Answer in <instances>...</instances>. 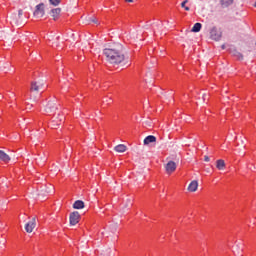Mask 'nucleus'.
Instances as JSON below:
<instances>
[{
    "instance_id": "nucleus-26",
    "label": "nucleus",
    "mask_w": 256,
    "mask_h": 256,
    "mask_svg": "<svg viewBox=\"0 0 256 256\" xmlns=\"http://www.w3.org/2000/svg\"><path fill=\"white\" fill-rule=\"evenodd\" d=\"M156 27H157L158 30L162 29L163 28V24H157Z\"/></svg>"
},
{
    "instance_id": "nucleus-30",
    "label": "nucleus",
    "mask_w": 256,
    "mask_h": 256,
    "mask_svg": "<svg viewBox=\"0 0 256 256\" xmlns=\"http://www.w3.org/2000/svg\"><path fill=\"white\" fill-rule=\"evenodd\" d=\"M152 63H157V62H155V61H152Z\"/></svg>"
},
{
    "instance_id": "nucleus-6",
    "label": "nucleus",
    "mask_w": 256,
    "mask_h": 256,
    "mask_svg": "<svg viewBox=\"0 0 256 256\" xmlns=\"http://www.w3.org/2000/svg\"><path fill=\"white\" fill-rule=\"evenodd\" d=\"M36 220L35 218H32L28 223L25 225V231L26 233H33V229L36 227Z\"/></svg>"
},
{
    "instance_id": "nucleus-29",
    "label": "nucleus",
    "mask_w": 256,
    "mask_h": 256,
    "mask_svg": "<svg viewBox=\"0 0 256 256\" xmlns=\"http://www.w3.org/2000/svg\"><path fill=\"white\" fill-rule=\"evenodd\" d=\"M222 49H225V45H222Z\"/></svg>"
},
{
    "instance_id": "nucleus-13",
    "label": "nucleus",
    "mask_w": 256,
    "mask_h": 256,
    "mask_svg": "<svg viewBox=\"0 0 256 256\" xmlns=\"http://www.w3.org/2000/svg\"><path fill=\"white\" fill-rule=\"evenodd\" d=\"M73 209H85V202L82 200H76L73 204Z\"/></svg>"
},
{
    "instance_id": "nucleus-25",
    "label": "nucleus",
    "mask_w": 256,
    "mask_h": 256,
    "mask_svg": "<svg viewBox=\"0 0 256 256\" xmlns=\"http://www.w3.org/2000/svg\"><path fill=\"white\" fill-rule=\"evenodd\" d=\"M204 161H206V163H209V161H211V158H209V156H205Z\"/></svg>"
},
{
    "instance_id": "nucleus-22",
    "label": "nucleus",
    "mask_w": 256,
    "mask_h": 256,
    "mask_svg": "<svg viewBox=\"0 0 256 256\" xmlns=\"http://www.w3.org/2000/svg\"><path fill=\"white\" fill-rule=\"evenodd\" d=\"M239 250L237 252L238 255L243 256V244H240Z\"/></svg>"
},
{
    "instance_id": "nucleus-21",
    "label": "nucleus",
    "mask_w": 256,
    "mask_h": 256,
    "mask_svg": "<svg viewBox=\"0 0 256 256\" xmlns=\"http://www.w3.org/2000/svg\"><path fill=\"white\" fill-rule=\"evenodd\" d=\"M51 5H54V7H57L59 3H61V0H49Z\"/></svg>"
},
{
    "instance_id": "nucleus-24",
    "label": "nucleus",
    "mask_w": 256,
    "mask_h": 256,
    "mask_svg": "<svg viewBox=\"0 0 256 256\" xmlns=\"http://www.w3.org/2000/svg\"><path fill=\"white\" fill-rule=\"evenodd\" d=\"M89 21L90 23H98L96 18H90Z\"/></svg>"
},
{
    "instance_id": "nucleus-23",
    "label": "nucleus",
    "mask_w": 256,
    "mask_h": 256,
    "mask_svg": "<svg viewBox=\"0 0 256 256\" xmlns=\"http://www.w3.org/2000/svg\"><path fill=\"white\" fill-rule=\"evenodd\" d=\"M238 247H239V244H235V245L233 246V252H234L235 255H237L236 249H237Z\"/></svg>"
},
{
    "instance_id": "nucleus-17",
    "label": "nucleus",
    "mask_w": 256,
    "mask_h": 256,
    "mask_svg": "<svg viewBox=\"0 0 256 256\" xmlns=\"http://www.w3.org/2000/svg\"><path fill=\"white\" fill-rule=\"evenodd\" d=\"M216 167L219 169V171H223L225 169V160L219 159L216 161Z\"/></svg>"
},
{
    "instance_id": "nucleus-5",
    "label": "nucleus",
    "mask_w": 256,
    "mask_h": 256,
    "mask_svg": "<svg viewBox=\"0 0 256 256\" xmlns=\"http://www.w3.org/2000/svg\"><path fill=\"white\" fill-rule=\"evenodd\" d=\"M210 37L214 41H219V39H221V31H219V29H217V27H213L210 30Z\"/></svg>"
},
{
    "instance_id": "nucleus-10",
    "label": "nucleus",
    "mask_w": 256,
    "mask_h": 256,
    "mask_svg": "<svg viewBox=\"0 0 256 256\" xmlns=\"http://www.w3.org/2000/svg\"><path fill=\"white\" fill-rule=\"evenodd\" d=\"M0 161H3L4 163H9L11 161V157L5 153V151L0 150Z\"/></svg>"
},
{
    "instance_id": "nucleus-1",
    "label": "nucleus",
    "mask_w": 256,
    "mask_h": 256,
    "mask_svg": "<svg viewBox=\"0 0 256 256\" xmlns=\"http://www.w3.org/2000/svg\"><path fill=\"white\" fill-rule=\"evenodd\" d=\"M103 55L106 57V61L108 63L114 64V65H131V59L129 58V55L125 53V48L121 44H116L114 46H110L109 48H105L103 50Z\"/></svg>"
},
{
    "instance_id": "nucleus-20",
    "label": "nucleus",
    "mask_w": 256,
    "mask_h": 256,
    "mask_svg": "<svg viewBox=\"0 0 256 256\" xmlns=\"http://www.w3.org/2000/svg\"><path fill=\"white\" fill-rule=\"evenodd\" d=\"M105 103L106 105H111V103H113V99L105 97L103 98V105H105Z\"/></svg>"
},
{
    "instance_id": "nucleus-28",
    "label": "nucleus",
    "mask_w": 256,
    "mask_h": 256,
    "mask_svg": "<svg viewBox=\"0 0 256 256\" xmlns=\"http://www.w3.org/2000/svg\"><path fill=\"white\" fill-rule=\"evenodd\" d=\"M127 3H133V0H126Z\"/></svg>"
},
{
    "instance_id": "nucleus-18",
    "label": "nucleus",
    "mask_w": 256,
    "mask_h": 256,
    "mask_svg": "<svg viewBox=\"0 0 256 256\" xmlns=\"http://www.w3.org/2000/svg\"><path fill=\"white\" fill-rule=\"evenodd\" d=\"M201 27H203L201 23H195L191 29L192 33H199V31H201Z\"/></svg>"
},
{
    "instance_id": "nucleus-16",
    "label": "nucleus",
    "mask_w": 256,
    "mask_h": 256,
    "mask_svg": "<svg viewBox=\"0 0 256 256\" xmlns=\"http://www.w3.org/2000/svg\"><path fill=\"white\" fill-rule=\"evenodd\" d=\"M114 150L117 153H125L127 151V146H125L124 144H119V145L115 146Z\"/></svg>"
},
{
    "instance_id": "nucleus-14",
    "label": "nucleus",
    "mask_w": 256,
    "mask_h": 256,
    "mask_svg": "<svg viewBox=\"0 0 256 256\" xmlns=\"http://www.w3.org/2000/svg\"><path fill=\"white\" fill-rule=\"evenodd\" d=\"M234 0H220V5L222 9H227V7H231Z\"/></svg>"
},
{
    "instance_id": "nucleus-8",
    "label": "nucleus",
    "mask_w": 256,
    "mask_h": 256,
    "mask_svg": "<svg viewBox=\"0 0 256 256\" xmlns=\"http://www.w3.org/2000/svg\"><path fill=\"white\" fill-rule=\"evenodd\" d=\"M166 172L171 174L174 173L177 169V164L173 161H169L165 166Z\"/></svg>"
},
{
    "instance_id": "nucleus-12",
    "label": "nucleus",
    "mask_w": 256,
    "mask_h": 256,
    "mask_svg": "<svg viewBox=\"0 0 256 256\" xmlns=\"http://www.w3.org/2000/svg\"><path fill=\"white\" fill-rule=\"evenodd\" d=\"M157 141V137L153 135H149L144 139V145H150V143H155Z\"/></svg>"
},
{
    "instance_id": "nucleus-9",
    "label": "nucleus",
    "mask_w": 256,
    "mask_h": 256,
    "mask_svg": "<svg viewBox=\"0 0 256 256\" xmlns=\"http://www.w3.org/2000/svg\"><path fill=\"white\" fill-rule=\"evenodd\" d=\"M21 17H23V10L21 9L18 11V16L17 14L11 15V19L14 21L15 25H19V23H21Z\"/></svg>"
},
{
    "instance_id": "nucleus-3",
    "label": "nucleus",
    "mask_w": 256,
    "mask_h": 256,
    "mask_svg": "<svg viewBox=\"0 0 256 256\" xmlns=\"http://www.w3.org/2000/svg\"><path fill=\"white\" fill-rule=\"evenodd\" d=\"M33 15H34V17H37V19H39L41 17H45V4L40 3V4L36 5Z\"/></svg>"
},
{
    "instance_id": "nucleus-15",
    "label": "nucleus",
    "mask_w": 256,
    "mask_h": 256,
    "mask_svg": "<svg viewBox=\"0 0 256 256\" xmlns=\"http://www.w3.org/2000/svg\"><path fill=\"white\" fill-rule=\"evenodd\" d=\"M199 187V183L197 181H192L188 186V191H191L192 193L197 191V188Z\"/></svg>"
},
{
    "instance_id": "nucleus-2",
    "label": "nucleus",
    "mask_w": 256,
    "mask_h": 256,
    "mask_svg": "<svg viewBox=\"0 0 256 256\" xmlns=\"http://www.w3.org/2000/svg\"><path fill=\"white\" fill-rule=\"evenodd\" d=\"M42 111L45 115H55V113H57V99L53 98L46 102Z\"/></svg>"
},
{
    "instance_id": "nucleus-19",
    "label": "nucleus",
    "mask_w": 256,
    "mask_h": 256,
    "mask_svg": "<svg viewBox=\"0 0 256 256\" xmlns=\"http://www.w3.org/2000/svg\"><path fill=\"white\" fill-rule=\"evenodd\" d=\"M189 3V0H185L181 3V7L185 9V11H190L189 6H186Z\"/></svg>"
},
{
    "instance_id": "nucleus-11",
    "label": "nucleus",
    "mask_w": 256,
    "mask_h": 256,
    "mask_svg": "<svg viewBox=\"0 0 256 256\" xmlns=\"http://www.w3.org/2000/svg\"><path fill=\"white\" fill-rule=\"evenodd\" d=\"M59 15H61V8H54L51 10V17H53L54 21L59 19Z\"/></svg>"
},
{
    "instance_id": "nucleus-7",
    "label": "nucleus",
    "mask_w": 256,
    "mask_h": 256,
    "mask_svg": "<svg viewBox=\"0 0 256 256\" xmlns=\"http://www.w3.org/2000/svg\"><path fill=\"white\" fill-rule=\"evenodd\" d=\"M43 89V84H39V82H32L30 87L31 93H39Z\"/></svg>"
},
{
    "instance_id": "nucleus-4",
    "label": "nucleus",
    "mask_w": 256,
    "mask_h": 256,
    "mask_svg": "<svg viewBox=\"0 0 256 256\" xmlns=\"http://www.w3.org/2000/svg\"><path fill=\"white\" fill-rule=\"evenodd\" d=\"M80 219H81V214H79V212L74 211V212L70 213L69 221H70V225L72 227L77 225V223H79Z\"/></svg>"
},
{
    "instance_id": "nucleus-27",
    "label": "nucleus",
    "mask_w": 256,
    "mask_h": 256,
    "mask_svg": "<svg viewBox=\"0 0 256 256\" xmlns=\"http://www.w3.org/2000/svg\"><path fill=\"white\" fill-rule=\"evenodd\" d=\"M33 108V105L27 104L26 109L31 110Z\"/></svg>"
}]
</instances>
